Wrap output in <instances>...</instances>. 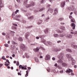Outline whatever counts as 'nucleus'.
I'll use <instances>...</instances> for the list:
<instances>
[{"label":"nucleus","mask_w":77,"mask_h":77,"mask_svg":"<svg viewBox=\"0 0 77 77\" xmlns=\"http://www.w3.org/2000/svg\"><path fill=\"white\" fill-rule=\"evenodd\" d=\"M39 50V48L37 47L36 48H34L33 49V51H34L35 53L38 52Z\"/></svg>","instance_id":"11"},{"label":"nucleus","mask_w":77,"mask_h":77,"mask_svg":"<svg viewBox=\"0 0 77 77\" xmlns=\"http://www.w3.org/2000/svg\"><path fill=\"white\" fill-rule=\"evenodd\" d=\"M71 23H74V20H73L72 19H71Z\"/></svg>","instance_id":"61"},{"label":"nucleus","mask_w":77,"mask_h":77,"mask_svg":"<svg viewBox=\"0 0 77 77\" xmlns=\"http://www.w3.org/2000/svg\"><path fill=\"white\" fill-rule=\"evenodd\" d=\"M33 27V26H29L27 27V28H28V29H30V28H32Z\"/></svg>","instance_id":"56"},{"label":"nucleus","mask_w":77,"mask_h":77,"mask_svg":"<svg viewBox=\"0 0 77 77\" xmlns=\"http://www.w3.org/2000/svg\"><path fill=\"white\" fill-rule=\"evenodd\" d=\"M18 40L19 41H20V42H21L22 41H23V38H22V37H20L18 39Z\"/></svg>","instance_id":"35"},{"label":"nucleus","mask_w":77,"mask_h":77,"mask_svg":"<svg viewBox=\"0 0 77 77\" xmlns=\"http://www.w3.org/2000/svg\"><path fill=\"white\" fill-rule=\"evenodd\" d=\"M44 2H45V0H42V1L40 2V3L42 4V3H43Z\"/></svg>","instance_id":"45"},{"label":"nucleus","mask_w":77,"mask_h":77,"mask_svg":"<svg viewBox=\"0 0 77 77\" xmlns=\"http://www.w3.org/2000/svg\"><path fill=\"white\" fill-rule=\"evenodd\" d=\"M2 34L4 36H5V35H6V34H5V32H2Z\"/></svg>","instance_id":"59"},{"label":"nucleus","mask_w":77,"mask_h":77,"mask_svg":"<svg viewBox=\"0 0 77 77\" xmlns=\"http://www.w3.org/2000/svg\"><path fill=\"white\" fill-rule=\"evenodd\" d=\"M50 56L49 54H47L46 56V57L45 60H50Z\"/></svg>","instance_id":"7"},{"label":"nucleus","mask_w":77,"mask_h":77,"mask_svg":"<svg viewBox=\"0 0 77 77\" xmlns=\"http://www.w3.org/2000/svg\"><path fill=\"white\" fill-rule=\"evenodd\" d=\"M20 52H23L26 49V45L23 44H21L20 45Z\"/></svg>","instance_id":"2"},{"label":"nucleus","mask_w":77,"mask_h":77,"mask_svg":"<svg viewBox=\"0 0 77 77\" xmlns=\"http://www.w3.org/2000/svg\"><path fill=\"white\" fill-rule=\"evenodd\" d=\"M3 6H4V5L3 3H2V0H0V9H1V8L3 7Z\"/></svg>","instance_id":"13"},{"label":"nucleus","mask_w":77,"mask_h":77,"mask_svg":"<svg viewBox=\"0 0 77 77\" xmlns=\"http://www.w3.org/2000/svg\"><path fill=\"white\" fill-rule=\"evenodd\" d=\"M42 42L44 43V44H45V42H46V41L45 40H42Z\"/></svg>","instance_id":"51"},{"label":"nucleus","mask_w":77,"mask_h":77,"mask_svg":"<svg viewBox=\"0 0 77 77\" xmlns=\"http://www.w3.org/2000/svg\"><path fill=\"white\" fill-rule=\"evenodd\" d=\"M60 21H62V20H63V18H60L59 19Z\"/></svg>","instance_id":"55"},{"label":"nucleus","mask_w":77,"mask_h":77,"mask_svg":"<svg viewBox=\"0 0 77 77\" xmlns=\"http://www.w3.org/2000/svg\"><path fill=\"white\" fill-rule=\"evenodd\" d=\"M71 60L72 61V65H75V60L73 59V58H71Z\"/></svg>","instance_id":"8"},{"label":"nucleus","mask_w":77,"mask_h":77,"mask_svg":"<svg viewBox=\"0 0 77 77\" xmlns=\"http://www.w3.org/2000/svg\"><path fill=\"white\" fill-rule=\"evenodd\" d=\"M62 65L63 67H66V66H68L67 64L65 63H63L62 64Z\"/></svg>","instance_id":"22"},{"label":"nucleus","mask_w":77,"mask_h":77,"mask_svg":"<svg viewBox=\"0 0 77 77\" xmlns=\"http://www.w3.org/2000/svg\"><path fill=\"white\" fill-rule=\"evenodd\" d=\"M6 60V62H5V63H10V62H9V61L8 60Z\"/></svg>","instance_id":"39"},{"label":"nucleus","mask_w":77,"mask_h":77,"mask_svg":"<svg viewBox=\"0 0 77 77\" xmlns=\"http://www.w3.org/2000/svg\"><path fill=\"white\" fill-rule=\"evenodd\" d=\"M60 29H61V30H65V28L64 26H61L60 27Z\"/></svg>","instance_id":"23"},{"label":"nucleus","mask_w":77,"mask_h":77,"mask_svg":"<svg viewBox=\"0 0 77 77\" xmlns=\"http://www.w3.org/2000/svg\"><path fill=\"white\" fill-rule=\"evenodd\" d=\"M74 14H75V15H77V11H76V10H75V11H74Z\"/></svg>","instance_id":"54"},{"label":"nucleus","mask_w":77,"mask_h":77,"mask_svg":"<svg viewBox=\"0 0 77 77\" xmlns=\"http://www.w3.org/2000/svg\"><path fill=\"white\" fill-rule=\"evenodd\" d=\"M57 68H58V69H62V67H61V66H59L58 65L57 66Z\"/></svg>","instance_id":"38"},{"label":"nucleus","mask_w":77,"mask_h":77,"mask_svg":"<svg viewBox=\"0 0 77 77\" xmlns=\"http://www.w3.org/2000/svg\"><path fill=\"white\" fill-rule=\"evenodd\" d=\"M48 11H49L50 13H53V9H52L51 8H50L48 9Z\"/></svg>","instance_id":"26"},{"label":"nucleus","mask_w":77,"mask_h":77,"mask_svg":"<svg viewBox=\"0 0 77 77\" xmlns=\"http://www.w3.org/2000/svg\"><path fill=\"white\" fill-rule=\"evenodd\" d=\"M66 51H67V52H72V51H71V50L69 48L66 49Z\"/></svg>","instance_id":"34"},{"label":"nucleus","mask_w":77,"mask_h":77,"mask_svg":"<svg viewBox=\"0 0 77 77\" xmlns=\"http://www.w3.org/2000/svg\"><path fill=\"white\" fill-rule=\"evenodd\" d=\"M45 33L47 34L48 33V29H46L44 31Z\"/></svg>","instance_id":"31"},{"label":"nucleus","mask_w":77,"mask_h":77,"mask_svg":"<svg viewBox=\"0 0 77 77\" xmlns=\"http://www.w3.org/2000/svg\"><path fill=\"white\" fill-rule=\"evenodd\" d=\"M13 26L12 27V29L16 30L17 29V27L16 26H18V25L16 23H13Z\"/></svg>","instance_id":"5"},{"label":"nucleus","mask_w":77,"mask_h":77,"mask_svg":"<svg viewBox=\"0 0 77 77\" xmlns=\"http://www.w3.org/2000/svg\"><path fill=\"white\" fill-rule=\"evenodd\" d=\"M59 59L60 60H59L57 61V63H58L59 64H62L63 63V61L62 60H63V57H59Z\"/></svg>","instance_id":"3"},{"label":"nucleus","mask_w":77,"mask_h":77,"mask_svg":"<svg viewBox=\"0 0 77 77\" xmlns=\"http://www.w3.org/2000/svg\"><path fill=\"white\" fill-rule=\"evenodd\" d=\"M26 74L25 75V77H27V76H28V74H29V72H28V70L26 71Z\"/></svg>","instance_id":"37"},{"label":"nucleus","mask_w":77,"mask_h":77,"mask_svg":"<svg viewBox=\"0 0 77 77\" xmlns=\"http://www.w3.org/2000/svg\"><path fill=\"white\" fill-rule=\"evenodd\" d=\"M54 36L55 37H58V36H59V35L57 34H54Z\"/></svg>","instance_id":"44"},{"label":"nucleus","mask_w":77,"mask_h":77,"mask_svg":"<svg viewBox=\"0 0 77 77\" xmlns=\"http://www.w3.org/2000/svg\"><path fill=\"white\" fill-rule=\"evenodd\" d=\"M50 19V17H48L45 18V19L44 20V21H46V22H48V20Z\"/></svg>","instance_id":"20"},{"label":"nucleus","mask_w":77,"mask_h":77,"mask_svg":"<svg viewBox=\"0 0 77 77\" xmlns=\"http://www.w3.org/2000/svg\"><path fill=\"white\" fill-rule=\"evenodd\" d=\"M19 61H17V66H19Z\"/></svg>","instance_id":"52"},{"label":"nucleus","mask_w":77,"mask_h":77,"mask_svg":"<svg viewBox=\"0 0 77 77\" xmlns=\"http://www.w3.org/2000/svg\"><path fill=\"white\" fill-rule=\"evenodd\" d=\"M71 47H72L73 48H74V49H76L77 48V46L76 45H74L72 44L71 45Z\"/></svg>","instance_id":"17"},{"label":"nucleus","mask_w":77,"mask_h":77,"mask_svg":"<svg viewBox=\"0 0 77 77\" xmlns=\"http://www.w3.org/2000/svg\"><path fill=\"white\" fill-rule=\"evenodd\" d=\"M70 26H71V27H72V29H75V24H74V23H71L70 24Z\"/></svg>","instance_id":"9"},{"label":"nucleus","mask_w":77,"mask_h":77,"mask_svg":"<svg viewBox=\"0 0 77 77\" xmlns=\"http://www.w3.org/2000/svg\"><path fill=\"white\" fill-rule=\"evenodd\" d=\"M2 59V60H6V59L5 58V56H3L2 58H1Z\"/></svg>","instance_id":"40"},{"label":"nucleus","mask_w":77,"mask_h":77,"mask_svg":"<svg viewBox=\"0 0 77 77\" xmlns=\"http://www.w3.org/2000/svg\"><path fill=\"white\" fill-rule=\"evenodd\" d=\"M61 8H63L65 5V1L63 2H61Z\"/></svg>","instance_id":"15"},{"label":"nucleus","mask_w":77,"mask_h":77,"mask_svg":"<svg viewBox=\"0 0 77 77\" xmlns=\"http://www.w3.org/2000/svg\"><path fill=\"white\" fill-rule=\"evenodd\" d=\"M6 38L7 39H10V37L9 36V34L7 33L6 34Z\"/></svg>","instance_id":"19"},{"label":"nucleus","mask_w":77,"mask_h":77,"mask_svg":"<svg viewBox=\"0 0 77 77\" xmlns=\"http://www.w3.org/2000/svg\"><path fill=\"white\" fill-rule=\"evenodd\" d=\"M18 74L19 75H21V73L20 72H18Z\"/></svg>","instance_id":"58"},{"label":"nucleus","mask_w":77,"mask_h":77,"mask_svg":"<svg viewBox=\"0 0 77 77\" xmlns=\"http://www.w3.org/2000/svg\"><path fill=\"white\" fill-rule=\"evenodd\" d=\"M23 66H22V65H20L19 66V68H20V69H21V67H22Z\"/></svg>","instance_id":"57"},{"label":"nucleus","mask_w":77,"mask_h":77,"mask_svg":"<svg viewBox=\"0 0 77 77\" xmlns=\"http://www.w3.org/2000/svg\"><path fill=\"white\" fill-rule=\"evenodd\" d=\"M42 18H43L44 17H45V15L44 14H42Z\"/></svg>","instance_id":"63"},{"label":"nucleus","mask_w":77,"mask_h":77,"mask_svg":"<svg viewBox=\"0 0 77 77\" xmlns=\"http://www.w3.org/2000/svg\"><path fill=\"white\" fill-rule=\"evenodd\" d=\"M18 12H19V10H17L15 12V14H17V13Z\"/></svg>","instance_id":"50"},{"label":"nucleus","mask_w":77,"mask_h":77,"mask_svg":"<svg viewBox=\"0 0 77 77\" xmlns=\"http://www.w3.org/2000/svg\"><path fill=\"white\" fill-rule=\"evenodd\" d=\"M16 18H20V17H21V16L19 15H17L16 16Z\"/></svg>","instance_id":"49"},{"label":"nucleus","mask_w":77,"mask_h":77,"mask_svg":"<svg viewBox=\"0 0 77 77\" xmlns=\"http://www.w3.org/2000/svg\"><path fill=\"white\" fill-rule=\"evenodd\" d=\"M65 36L66 38H68L69 39H71L72 38V35L69 34H66Z\"/></svg>","instance_id":"4"},{"label":"nucleus","mask_w":77,"mask_h":77,"mask_svg":"<svg viewBox=\"0 0 77 77\" xmlns=\"http://www.w3.org/2000/svg\"><path fill=\"white\" fill-rule=\"evenodd\" d=\"M15 8H20V7H19V6H18V5H17L16 4H15Z\"/></svg>","instance_id":"47"},{"label":"nucleus","mask_w":77,"mask_h":77,"mask_svg":"<svg viewBox=\"0 0 77 77\" xmlns=\"http://www.w3.org/2000/svg\"><path fill=\"white\" fill-rule=\"evenodd\" d=\"M4 45L5 47H9V45L8 44H5Z\"/></svg>","instance_id":"48"},{"label":"nucleus","mask_w":77,"mask_h":77,"mask_svg":"<svg viewBox=\"0 0 77 77\" xmlns=\"http://www.w3.org/2000/svg\"><path fill=\"white\" fill-rule=\"evenodd\" d=\"M65 35L64 34L62 33H60L59 35V36L60 37H63Z\"/></svg>","instance_id":"29"},{"label":"nucleus","mask_w":77,"mask_h":77,"mask_svg":"<svg viewBox=\"0 0 77 77\" xmlns=\"http://www.w3.org/2000/svg\"><path fill=\"white\" fill-rule=\"evenodd\" d=\"M11 42L12 44H13L14 45H15L16 46H17V45H18L17 43H15V42L14 41H12Z\"/></svg>","instance_id":"27"},{"label":"nucleus","mask_w":77,"mask_h":77,"mask_svg":"<svg viewBox=\"0 0 77 77\" xmlns=\"http://www.w3.org/2000/svg\"><path fill=\"white\" fill-rule=\"evenodd\" d=\"M47 69V71L48 72H51V70L50 69V68H48Z\"/></svg>","instance_id":"46"},{"label":"nucleus","mask_w":77,"mask_h":77,"mask_svg":"<svg viewBox=\"0 0 77 77\" xmlns=\"http://www.w3.org/2000/svg\"><path fill=\"white\" fill-rule=\"evenodd\" d=\"M35 61L37 63H39V61L38 58L36 57L35 58Z\"/></svg>","instance_id":"21"},{"label":"nucleus","mask_w":77,"mask_h":77,"mask_svg":"<svg viewBox=\"0 0 77 77\" xmlns=\"http://www.w3.org/2000/svg\"><path fill=\"white\" fill-rule=\"evenodd\" d=\"M31 15V13L29 12L27 13L26 15L25 16L27 17H29V16H30Z\"/></svg>","instance_id":"25"},{"label":"nucleus","mask_w":77,"mask_h":77,"mask_svg":"<svg viewBox=\"0 0 77 77\" xmlns=\"http://www.w3.org/2000/svg\"><path fill=\"white\" fill-rule=\"evenodd\" d=\"M45 9V8H44V7L42 8H40L39 10V12H41V11H42L43 10H44Z\"/></svg>","instance_id":"36"},{"label":"nucleus","mask_w":77,"mask_h":77,"mask_svg":"<svg viewBox=\"0 0 77 77\" xmlns=\"http://www.w3.org/2000/svg\"><path fill=\"white\" fill-rule=\"evenodd\" d=\"M63 72V70H61V71H60V73H61V74H62Z\"/></svg>","instance_id":"64"},{"label":"nucleus","mask_w":77,"mask_h":77,"mask_svg":"<svg viewBox=\"0 0 77 77\" xmlns=\"http://www.w3.org/2000/svg\"><path fill=\"white\" fill-rule=\"evenodd\" d=\"M63 53H60V55L58 57V58H59V57H63Z\"/></svg>","instance_id":"32"},{"label":"nucleus","mask_w":77,"mask_h":77,"mask_svg":"<svg viewBox=\"0 0 77 77\" xmlns=\"http://www.w3.org/2000/svg\"><path fill=\"white\" fill-rule=\"evenodd\" d=\"M42 20H39L38 22H37V24L38 25H40L41 23H42Z\"/></svg>","instance_id":"24"},{"label":"nucleus","mask_w":77,"mask_h":77,"mask_svg":"<svg viewBox=\"0 0 77 77\" xmlns=\"http://www.w3.org/2000/svg\"><path fill=\"white\" fill-rule=\"evenodd\" d=\"M9 64H10V63H5V66H8L10 65Z\"/></svg>","instance_id":"42"},{"label":"nucleus","mask_w":77,"mask_h":77,"mask_svg":"<svg viewBox=\"0 0 77 77\" xmlns=\"http://www.w3.org/2000/svg\"><path fill=\"white\" fill-rule=\"evenodd\" d=\"M48 43L49 45H51V42H48Z\"/></svg>","instance_id":"53"},{"label":"nucleus","mask_w":77,"mask_h":77,"mask_svg":"<svg viewBox=\"0 0 77 77\" xmlns=\"http://www.w3.org/2000/svg\"><path fill=\"white\" fill-rule=\"evenodd\" d=\"M56 32L57 33H62V31H61L59 29H57L56 30Z\"/></svg>","instance_id":"33"},{"label":"nucleus","mask_w":77,"mask_h":77,"mask_svg":"<svg viewBox=\"0 0 77 77\" xmlns=\"http://www.w3.org/2000/svg\"><path fill=\"white\" fill-rule=\"evenodd\" d=\"M11 50H13L14 49V48L15 47V46L13 45H11Z\"/></svg>","instance_id":"43"},{"label":"nucleus","mask_w":77,"mask_h":77,"mask_svg":"<svg viewBox=\"0 0 77 77\" xmlns=\"http://www.w3.org/2000/svg\"><path fill=\"white\" fill-rule=\"evenodd\" d=\"M68 9L69 10V11H73L74 8H71V7H69L68 8Z\"/></svg>","instance_id":"30"},{"label":"nucleus","mask_w":77,"mask_h":77,"mask_svg":"<svg viewBox=\"0 0 77 77\" xmlns=\"http://www.w3.org/2000/svg\"><path fill=\"white\" fill-rule=\"evenodd\" d=\"M29 35H30V33H29V32H28L26 33V34L25 35V37H26V39H28V38L29 36Z\"/></svg>","instance_id":"18"},{"label":"nucleus","mask_w":77,"mask_h":77,"mask_svg":"<svg viewBox=\"0 0 77 77\" xmlns=\"http://www.w3.org/2000/svg\"><path fill=\"white\" fill-rule=\"evenodd\" d=\"M66 72L67 73H70V72H72V70L71 69H67L66 71Z\"/></svg>","instance_id":"14"},{"label":"nucleus","mask_w":77,"mask_h":77,"mask_svg":"<svg viewBox=\"0 0 77 77\" xmlns=\"http://www.w3.org/2000/svg\"><path fill=\"white\" fill-rule=\"evenodd\" d=\"M27 1H28V0H25L23 2V5L26 6V8H30L32 6H35V3L33 2L31 3V5L27 4Z\"/></svg>","instance_id":"1"},{"label":"nucleus","mask_w":77,"mask_h":77,"mask_svg":"<svg viewBox=\"0 0 77 77\" xmlns=\"http://www.w3.org/2000/svg\"><path fill=\"white\" fill-rule=\"evenodd\" d=\"M66 56L68 59H71V58H72L71 57V55L69 54H66Z\"/></svg>","instance_id":"10"},{"label":"nucleus","mask_w":77,"mask_h":77,"mask_svg":"<svg viewBox=\"0 0 77 77\" xmlns=\"http://www.w3.org/2000/svg\"><path fill=\"white\" fill-rule=\"evenodd\" d=\"M60 50H61V48H59L58 49L57 48H54V51H56V52H57V51H60Z\"/></svg>","instance_id":"12"},{"label":"nucleus","mask_w":77,"mask_h":77,"mask_svg":"<svg viewBox=\"0 0 77 77\" xmlns=\"http://www.w3.org/2000/svg\"><path fill=\"white\" fill-rule=\"evenodd\" d=\"M58 66V65H57V63H55L54 65V66L56 67H57H57Z\"/></svg>","instance_id":"60"},{"label":"nucleus","mask_w":77,"mask_h":77,"mask_svg":"<svg viewBox=\"0 0 77 77\" xmlns=\"http://www.w3.org/2000/svg\"><path fill=\"white\" fill-rule=\"evenodd\" d=\"M39 37L41 39H43V38H44V35H40L39 36Z\"/></svg>","instance_id":"41"},{"label":"nucleus","mask_w":77,"mask_h":77,"mask_svg":"<svg viewBox=\"0 0 77 77\" xmlns=\"http://www.w3.org/2000/svg\"><path fill=\"white\" fill-rule=\"evenodd\" d=\"M9 32L11 33V36H14V34H15V32H14V31H10Z\"/></svg>","instance_id":"16"},{"label":"nucleus","mask_w":77,"mask_h":77,"mask_svg":"<svg viewBox=\"0 0 77 77\" xmlns=\"http://www.w3.org/2000/svg\"><path fill=\"white\" fill-rule=\"evenodd\" d=\"M58 13V9L56 8L54 10V13L53 14V15H56V14Z\"/></svg>","instance_id":"6"},{"label":"nucleus","mask_w":77,"mask_h":77,"mask_svg":"<svg viewBox=\"0 0 77 77\" xmlns=\"http://www.w3.org/2000/svg\"><path fill=\"white\" fill-rule=\"evenodd\" d=\"M28 19L29 20H32L33 19V16H30V17H28Z\"/></svg>","instance_id":"28"},{"label":"nucleus","mask_w":77,"mask_h":77,"mask_svg":"<svg viewBox=\"0 0 77 77\" xmlns=\"http://www.w3.org/2000/svg\"><path fill=\"white\" fill-rule=\"evenodd\" d=\"M39 48V49H43V47H42V46H40Z\"/></svg>","instance_id":"62"}]
</instances>
